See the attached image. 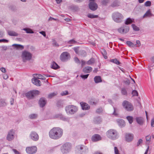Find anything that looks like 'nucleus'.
Masks as SVG:
<instances>
[{"label":"nucleus","mask_w":154,"mask_h":154,"mask_svg":"<svg viewBox=\"0 0 154 154\" xmlns=\"http://www.w3.org/2000/svg\"><path fill=\"white\" fill-rule=\"evenodd\" d=\"M63 134V130L59 127H54L49 132L50 137L54 140H57L60 138Z\"/></svg>","instance_id":"obj_1"},{"label":"nucleus","mask_w":154,"mask_h":154,"mask_svg":"<svg viewBox=\"0 0 154 154\" xmlns=\"http://www.w3.org/2000/svg\"><path fill=\"white\" fill-rule=\"evenodd\" d=\"M106 134L107 137L112 140H115L118 137V133L114 129H111L109 130Z\"/></svg>","instance_id":"obj_2"},{"label":"nucleus","mask_w":154,"mask_h":154,"mask_svg":"<svg viewBox=\"0 0 154 154\" xmlns=\"http://www.w3.org/2000/svg\"><path fill=\"white\" fill-rule=\"evenodd\" d=\"M112 17L113 20L118 23H121L124 19L122 14L118 12H116L113 13Z\"/></svg>","instance_id":"obj_3"},{"label":"nucleus","mask_w":154,"mask_h":154,"mask_svg":"<svg viewBox=\"0 0 154 154\" xmlns=\"http://www.w3.org/2000/svg\"><path fill=\"white\" fill-rule=\"evenodd\" d=\"M65 110L67 114L72 115L76 112L78 110V108L76 106L69 105L66 107Z\"/></svg>","instance_id":"obj_4"},{"label":"nucleus","mask_w":154,"mask_h":154,"mask_svg":"<svg viewBox=\"0 0 154 154\" xmlns=\"http://www.w3.org/2000/svg\"><path fill=\"white\" fill-rule=\"evenodd\" d=\"M32 56V54L30 52L24 51L22 52L21 57L23 62H26L31 59Z\"/></svg>","instance_id":"obj_5"},{"label":"nucleus","mask_w":154,"mask_h":154,"mask_svg":"<svg viewBox=\"0 0 154 154\" xmlns=\"http://www.w3.org/2000/svg\"><path fill=\"white\" fill-rule=\"evenodd\" d=\"M71 144L69 143H66L61 147V150L63 154H66L70 150Z\"/></svg>","instance_id":"obj_6"},{"label":"nucleus","mask_w":154,"mask_h":154,"mask_svg":"<svg viewBox=\"0 0 154 154\" xmlns=\"http://www.w3.org/2000/svg\"><path fill=\"white\" fill-rule=\"evenodd\" d=\"M122 105L124 108L127 111H131L134 109V107L132 105L127 101H124L122 103Z\"/></svg>","instance_id":"obj_7"},{"label":"nucleus","mask_w":154,"mask_h":154,"mask_svg":"<svg viewBox=\"0 0 154 154\" xmlns=\"http://www.w3.org/2000/svg\"><path fill=\"white\" fill-rule=\"evenodd\" d=\"M39 94V91L37 90H33L26 93V97L29 99H32L36 95Z\"/></svg>","instance_id":"obj_8"},{"label":"nucleus","mask_w":154,"mask_h":154,"mask_svg":"<svg viewBox=\"0 0 154 154\" xmlns=\"http://www.w3.org/2000/svg\"><path fill=\"white\" fill-rule=\"evenodd\" d=\"M70 57V54L68 52H64L61 54L60 59L62 61L65 62L69 59Z\"/></svg>","instance_id":"obj_9"},{"label":"nucleus","mask_w":154,"mask_h":154,"mask_svg":"<svg viewBox=\"0 0 154 154\" xmlns=\"http://www.w3.org/2000/svg\"><path fill=\"white\" fill-rule=\"evenodd\" d=\"M129 27L128 26L124 25L118 29V31L120 33L125 34L129 31Z\"/></svg>","instance_id":"obj_10"},{"label":"nucleus","mask_w":154,"mask_h":154,"mask_svg":"<svg viewBox=\"0 0 154 154\" xmlns=\"http://www.w3.org/2000/svg\"><path fill=\"white\" fill-rule=\"evenodd\" d=\"M37 148L35 146L27 147L26 148L27 153L29 154H32L36 152Z\"/></svg>","instance_id":"obj_11"},{"label":"nucleus","mask_w":154,"mask_h":154,"mask_svg":"<svg viewBox=\"0 0 154 154\" xmlns=\"http://www.w3.org/2000/svg\"><path fill=\"white\" fill-rule=\"evenodd\" d=\"M94 0H90V3L89 4V7L90 9L95 11L97 8V5L94 2Z\"/></svg>","instance_id":"obj_12"},{"label":"nucleus","mask_w":154,"mask_h":154,"mask_svg":"<svg viewBox=\"0 0 154 154\" xmlns=\"http://www.w3.org/2000/svg\"><path fill=\"white\" fill-rule=\"evenodd\" d=\"M30 137L32 140L35 141L38 140L39 139V136L38 134L34 131L31 132Z\"/></svg>","instance_id":"obj_13"},{"label":"nucleus","mask_w":154,"mask_h":154,"mask_svg":"<svg viewBox=\"0 0 154 154\" xmlns=\"http://www.w3.org/2000/svg\"><path fill=\"white\" fill-rule=\"evenodd\" d=\"M14 132L13 130H11L8 132L7 136V139L8 141H11L14 138Z\"/></svg>","instance_id":"obj_14"},{"label":"nucleus","mask_w":154,"mask_h":154,"mask_svg":"<svg viewBox=\"0 0 154 154\" xmlns=\"http://www.w3.org/2000/svg\"><path fill=\"white\" fill-rule=\"evenodd\" d=\"M78 148L80 151V152H82V154L83 152H87L88 151V149L86 147L84 146L83 145H79L78 146Z\"/></svg>","instance_id":"obj_15"},{"label":"nucleus","mask_w":154,"mask_h":154,"mask_svg":"<svg viewBox=\"0 0 154 154\" xmlns=\"http://www.w3.org/2000/svg\"><path fill=\"white\" fill-rule=\"evenodd\" d=\"M126 141L129 142L131 141L133 139L134 135L133 134L130 133H126L125 135Z\"/></svg>","instance_id":"obj_16"},{"label":"nucleus","mask_w":154,"mask_h":154,"mask_svg":"<svg viewBox=\"0 0 154 154\" xmlns=\"http://www.w3.org/2000/svg\"><path fill=\"white\" fill-rule=\"evenodd\" d=\"M46 103V99L44 98H41L39 101V104L40 107H43L45 106Z\"/></svg>","instance_id":"obj_17"},{"label":"nucleus","mask_w":154,"mask_h":154,"mask_svg":"<svg viewBox=\"0 0 154 154\" xmlns=\"http://www.w3.org/2000/svg\"><path fill=\"white\" fill-rule=\"evenodd\" d=\"M32 83L37 86H40L41 85L40 81L36 78H32Z\"/></svg>","instance_id":"obj_18"},{"label":"nucleus","mask_w":154,"mask_h":154,"mask_svg":"<svg viewBox=\"0 0 154 154\" xmlns=\"http://www.w3.org/2000/svg\"><path fill=\"white\" fill-rule=\"evenodd\" d=\"M92 140L93 141H97L101 140V138L100 135L98 134H95L92 136Z\"/></svg>","instance_id":"obj_19"},{"label":"nucleus","mask_w":154,"mask_h":154,"mask_svg":"<svg viewBox=\"0 0 154 154\" xmlns=\"http://www.w3.org/2000/svg\"><path fill=\"white\" fill-rule=\"evenodd\" d=\"M55 117L60 119L64 121H67L68 120V119L66 118L64 116H63L61 114H56L55 116Z\"/></svg>","instance_id":"obj_20"},{"label":"nucleus","mask_w":154,"mask_h":154,"mask_svg":"<svg viewBox=\"0 0 154 154\" xmlns=\"http://www.w3.org/2000/svg\"><path fill=\"white\" fill-rule=\"evenodd\" d=\"M80 104L83 110H88L90 108V106L86 103L82 102L80 103Z\"/></svg>","instance_id":"obj_21"},{"label":"nucleus","mask_w":154,"mask_h":154,"mask_svg":"<svg viewBox=\"0 0 154 154\" xmlns=\"http://www.w3.org/2000/svg\"><path fill=\"white\" fill-rule=\"evenodd\" d=\"M92 70V68L91 67L87 66L85 67L83 70V72L85 73H88L91 72Z\"/></svg>","instance_id":"obj_22"},{"label":"nucleus","mask_w":154,"mask_h":154,"mask_svg":"<svg viewBox=\"0 0 154 154\" xmlns=\"http://www.w3.org/2000/svg\"><path fill=\"white\" fill-rule=\"evenodd\" d=\"M117 122L118 125L121 127H122L125 126V122L122 119H118L117 120Z\"/></svg>","instance_id":"obj_23"},{"label":"nucleus","mask_w":154,"mask_h":154,"mask_svg":"<svg viewBox=\"0 0 154 154\" xmlns=\"http://www.w3.org/2000/svg\"><path fill=\"white\" fill-rule=\"evenodd\" d=\"M137 122L140 125H142L143 123V119L141 117H137L136 118Z\"/></svg>","instance_id":"obj_24"},{"label":"nucleus","mask_w":154,"mask_h":154,"mask_svg":"<svg viewBox=\"0 0 154 154\" xmlns=\"http://www.w3.org/2000/svg\"><path fill=\"white\" fill-rule=\"evenodd\" d=\"M95 83H97L102 82L101 77L99 76H96L94 78Z\"/></svg>","instance_id":"obj_25"},{"label":"nucleus","mask_w":154,"mask_h":154,"mask_svg":"<svg viewBox=\"0 0 154 154\" xmlns=\"http://www.w3.org/2000/svg\"><path fill=\"white\" fill-rule=\"evenodd\" d=\"M34 78H36L38 79H45V78L42 75L39 74H34L33 75Z\"/></svg>","instance_id":"obj_26"},{"label":"nucleus","mask_w":154,"mask_h":154,"mask_svg":"<svg viewBox=\"0 0 154 154\" xmlns=\"http://www.w3.org/2000/svg\"><path fill=\"white\" fill-rule=\"evenodd\" d=\"M8 33L9 35L11 36H17L18 35V34L17 33L12 31H8Z\"/></svg>","instance_id":"obj_27"},{"label":"nucleus","mask_w":154,"mask_h":154,"mask_svg":"<svg viewBox=\"0 0 154 154\" xmlns=\"http://www.w3.org/2000/svg\"><path fill=\"white\" fill-rule=\"evenodd\" d=\"M59 66L54 62H53L51 65V67L54 69H56L59 68Z\"/></svg>","instance_id":"obj_28"},{"label":"nucleus","mask_w":154,"mask_h":154,"mask_svg":"<svg viewBox=\"0 0 154 154\" xmlns=\"http://www.w3.org/2000/svg\"><path fill=\"white\" fill-rule=\"evenodd\" d=\"M13 46H14L17 49L22 50L24 48L23 46L20 45L14 44L13 45Z\"/></svg>","instance_id":"obj_29"},{"label":"nucleus","mask_w":154,"mask_h":154,"mask_svg":"<svg viewBox=\"0 0 154 154\" xmlns=\"http://www.w3.org/2000/svg\"><path fill=\"white\" fill-rule=\"evenodd\" d=\"M119 2L118 1H115L113 2L112 4V6L113 7H117L119 5Z\"/></svg>","instance_id":"obj_30"},{"label":"nucleus","mask_w":154,"mask_h":154,"mask_svg":"<svg viewBox=\"0 0 154 154\" xmlns=\"http://www.w3.org/2000/svg\"><path fill=\"white\" fill-rule=\"evenodd\" d=\"M94 122L96 123H99L101 122V119L100 117H97L94 119Z\"/></svg>","instance_id":"obj_31"},{"label":"nucleus","mask_w":154,"mask_h":154,"mask_svg":"<svg viewBox=\"0 0 154 154\" xmlns=\"http://www.w3.org/2000/svg\"><path fill=\"white\" fill-rule=\"evenodd\" d=\"M23 30L26 31L27 33H34L33 31L31 29L27 28H25L23 29Z\"/></svg>","instance_id":"obj_32"},{"label":"nucleus","mask_w":154,"mask_h":154,"mask_svg":"<svg viewBox=\"0 0 154 154\" xmlns=\"http://www.w3.org/2000/svg\"><path fill=\"white\" fill-rule=\"evenodd\" d=\"M94 58H92L88 61L86 63L88 65H91L94 63Z\"/></svg>","instance_id":"obj_33"},{"label":"nucleus","mask_w":154,"mask_h":154,"mask_svg":"<svg viewBox=\"0 0 154 154\" xmlns=\"http://www.w3.org/2000/svg\"><path fill=\"white\" fill-rule=\"evenodd\" d=\"M152 15L151 14L150 10H148L146 13L143 16V17L144 18L147 17H150Z\"/></svg>","instance_id":"obj_34"},{"label":"nucleus","mask_w":154,"mask_h":154,"mask_svg":"<svg viewBox=\"0 0 154 154\" xmlns=\"http://www.w3.org/2000/svg\"><path fill=\"white\" fill-rule=\"evenodd\" d=\"M146 143L149 144L151 141V136L148 135L146 137Z\"/></svg>","instance_id":"obj_35"},{"label":"nucleus","mask_w":154,"mask_h":154,"mask_svg":"<svg viewBox=\"0 0 154 154\" xmlns=\"http://www.w3.org/2000/svg\"><path fill=\"white\" fill-rule=\"evenodd\" d=\"M126 44L128 46L131 47H134L135 46V45L133 43L129 41L126 42Z\"/></svg>","instance_id":"obj_36"},{"label":"nucleus","mask_w":154,"mask_h":154,"mask_svg":"<svg viewBox=\"0 0 154 154\" xmlns=\"http://www.w3.org/2000/svg\"><path fill=\"white\" fill-rule=\"evenodd\" d=\"M110 61L111 62L113 63H115L117 65H119L120 63V62L117 59H111L110 60Z\"/></svg>","instance_id":"obj_37"},{"label":"nucleus","mask_w":154,"mask_h":154,"mask_svg":"<svg viewBox=\"0 0 154 154\" xmlns=\"http://www.w3.org/2000/svg\"><path fill=\"white\" fill-rule=\"evenodd\" d=\"M57 94V92H54L53 93H51L48 94V97L49 98H51L53 97L54 96L56 95Z\"/></svg>","instance_id":"obj_38"},{"label":"nucleus","mask_w":154,"mask_h":154,"mask_svg":"<svg viewBox=\"0 0 154 154\" xmlns=\"http://www.w3.org/2000/svg\"><path fill=\"white\" fill-rule=\"evenodd\" d=\"M132 22L133 20L132 19L130 18H128L125 21V23L126 25H128L131 23Z\"/></svg>","instance_id":"obj_39"},{"label":"nucleus","mask_w":154,"mask_h":154,"mask_svg":"<svg viewBox=\"0 0 154 154\" xmlns=\"http://www.w3.org/2000/svg\"><path fill=\"white\" fill-rule=\"evenodd\" d=\"M6 105V103L4 100H0V106H4Z\"/></svg>","instance_id":"obj_40"},{"label":"nucleus","mask_w":154,"mask_h":154,"mask_svg":"<svg viewBox=\"0 0 154 154\" xmlns=\"http://www.w3.org/2000/svg\"><path fill=\"white\" fill-rule=\"evenodd\" d=\"M37 117V115L36 114H32L29 115V117L32 119H36Z\"/></svg>","instance_id":"obj_41"},{"label":"nucleus","mask_w":154,"mask_h":154,"mask_svg":"<svg viewBox=\"0 0 154 154\" xmlns=\"http://www.w3.org/2000/svg\"><path fill=\"white\" fill-rule=\"evenodd\" d=\"M52 44L53 46L58 47L59 46V44L54 39H52Z\"/></svg>","instance_id":"obj_42"},{"label":"nucleus","mask_w":154,"mask_h":154,"mask_svg":"<svg viewBox=\"0 0 154 154\" xmlns=\"http://www.w3.org/2000/svg\"><path fill=\"white\" fill-rule=\"evenodd\" d=\"M127 119L128 120L129 123L131 124L133 122V117L130 116H128L127 117Z\"/></svg>","instance_id":"obj_43"},{"label":"nucleus","mask_w":154,"mask_h":154,"mask_svg":"<svg viewBox=\"0 0 154 154\" xmlns=\"http://www.w3.org/2000/svg\"><path fill=\"white\" fill-rule=\"evenodd\" d=\"M121 93L122 95H127V91L125 88H122L121 90Z\"/></svg>","instance_id":"obj_44"},{"label":"nucleus","mask_w":154,"mask_h":154,"mask_svg":"<svg viewBox=\"0 0 154 154\" xmlns=\"http://www.w3.org/2000/svg\"><path fill=\"white\" fill-rule=\"evenodd\" d=\"M88 17L89 18H94L98 17V16L97 15H94L91 14H89L88 15Z\"/></svg>","instance_id":"obj_45"},{"label":"nucleus","mask_w":154,"mask_h":154,"mask_svg":"<svg viewBox=\"0 0 154 154\" xmlns=\"http://www.w3.org/2000/svg\"><path fill=\"white\" fill-rule=\"evenodd\" d=\"M133 29L135 31H137L139 30V29L138 27L134 24H132L131 25Z\"/></svg>","instance_id":"obj_46"},{"label":"nucleus","mask_w":154,"mask_h":154,"mask_svg":"<svg viewBox=\"0 0 154 154\" xmlns=\"http://www.w3.org/2000/svg\"><path fill=\"white\" fill-rule=\"evenodd\" d=\"M132 94L133 96H137L138 95V93L137 91L136 90H133Z\"/></svg>","instance_id":"obj_47"},{"label":"nucleus","mask_w":154,"mask_h":154,"mask_svg":"<svg viewBox=\"0 0 154 154\" xmlns=\"http://www.w3.org/2000/svg\"><path fill=\"white\" fill-rule=\"evenodd\" d=\"M89 75L88 74H87L85 75H81L80 76L82 79H85L88 78Z\"/></svg>","instance_id":"obj_48"},{"label":"nucleus","mask_w":154,"mask_h":154,"mask_svg":"<svg viewBox=\"0 0 154 154\" xmlns=\"http://www.w3.org/2000/svg\"><path fill=\"white\" fill-rule=\"evenodd\" d=\"M136 44L135 45V46L136 47H139L141 45L140 42L139 40H137L136 41Z\"/></svg>","instance_id":"obj_49"},{"label":"nucleus","mask_w":154,"mask_h":154,"mask_svg":"<svg viewBox=\"0 0 154 154\" xmlns=\"http://www.w3.org/2000/svg\"><path fill=\"white\" fill-rule=\"evenodd\" d=\"M74 59L75 63H80V61L79 59L77 57H75L74 58Z\"/></svg>","instance_id":"obj_50"},{"label":"nucleus","mask_w":154,"mask_h":154,"mask_svg":"<svg viewBox=\"0 0 154 154\" xmlns=\"http://www.w3.org/2000/svg\"><path fill=\"white\" fill-rule=\"evenodd\" d=\"M68 93L67 91H65L61 93V95L62 96L66 95L68 94Z\"/></svg>","instance_id":"obj_51"},{"label":"nucleus","mask_w":154,"mask_h":154,"mask_svg":"<svg viewBox=\"0 0 154 154\" xmlns=\"http://www.w3.org/2000/svg\"><path fill=\"white\" fill-rule=\"evenodd\" d=\"M143 140L142 139H140L138 141L137 143V146H139L140 144L142 143H143Z\"/></svg>","instance_id":"obj_52"},{"label":"nucleus","mask_w":154,"mask_h":154,"mask_svg":"<svg viewBox=\"0 0 154 154\" xmlns=\"http://www.w3.org/2000/svg\"><path fill=\"white\" fill-rule=\"evenodd\" d=\"M103 111L102 108H100L96 110V112L98 113H100Z\"/></svg>","instance_id":"obj_53"},{"label":"nucleus","mask_w":154,"mask_h":154,"mask_svg":"<svg viewBox=\"0 0 154 154\" xmlns=\"http://www.w3.org/2000/svg\"><path fill=\"white\" fill-rule=\"evenodd\" d=\"M145 5L146 6H149L151 5V2L149 1H146L145 3Z\"/></svg>","instance_id":"obj_54"},{"label":"nucleus","mask_w":154,"mask_h":154,"mask_svg":"<svg viewBox=\"0 0 154 154\" xmlns=\"http://www.w3.org/2000/svg\"><path fill=\"white\" fill-rule=\"evenodd\" d=\"M114 152L115 154H120L119 153V150L116 147H114Z\"/></svg>","instance_id":"obj_55"},{"label":"nucleus","mask_w":154,"mask_h":154,"mask_svg":"<svg viewBox=\"0 0 154 154\" xmlns=\"http://www.w3.org/2000/svg\"><path fill=\"white\" fill-rule=\"evenodd\" d=\"M109 2V0H103L102 2L103 4L104 5H106L107 3H108Z\"/></svg>","instance_id":"obj_56"},{"label":"nucleus","mask_w":154,"mask_h":154,"mask_svg":"<svg viewBox=\"0 0 154 154\" xmlns=\"http://www.w3.org/2000/svg\"><path fill=\"white\" fill-rule=\"evenodd\" d=\"M68 43L70 44H74L76 42L73 39L71 40L68 42Z\"/></svg>","instance_id":"obj_57"},{"label":"nucleus","mask_w":154,"mask_h":154,"mask_svg":"<svg viewBox=\"0 0 154 154\" xmlns=\"http://www.w3.org/2000/svg\"><path fill=\"white\" fill-rule=\"evenodd\" d=\"M73 49L76 54H78L79 52L78 48L75 47Z\"/></svg>","instance_id":"obj_58"},{"label":"nucleus","mask_w":154,"mask_h":154,"mask_svg":"<svg viewBox=\"0 0 154 154\" xmlns=\"http://www.w3.org/2000/svg\"><path fill=\"white\" fill-rule=\"evenodd\" d=\"M8 41L7 40L5 39H0V42H8Z\"/></svg>","instance_id":"obj_59"},{"label":"nucleus","mask_w":154,"mask_h":154,"mask_svg":"<svg viewBox=\"0 0 154 154\" xmlns=\"http://www.w3.org/2000/svg\"><path fill=\"white\" fill-rule=\"evenodd\" d=\"M12 150L14 152L15 154H20V152L16 149H13Z\"/></svg>","instance_id":"obj_60"},{"label":"nucleus","mask_w":154,"mask_h":154,"mask_svg":"<svg viewBox=\"0 0 154 154\" xmlns=\"http://www.w3.org/2000/svg\"><path fill=\"white\" fill-rule=\"evenodd\" d=\"M151 125L152 127H154V119H152L151 120Z\"/></svg>","instance_id":"obj_61"},{"label":"nucleus","mask_w":154,"mask_h":154,"mask_svg":"<svg viewBox=\"0 0 154 154\" xmlns=\"http://www.w3.org/2000/svg\"><path fill=\"white\" fill-rule=\"evenodd\" d=\"M3 78L4 79H6L8 78V76L6 74H4L3 75Z\"/></svg>","instance_id":"obj_62"},{"label":"nucleus","mask_w":154,"mask_h":154,"mask_svg":"<svg viewBox=\"0 0 154 154\" xmlns=\"http://www.w3.org/2000/svg\"><path fill=\"white\" fill-rule=\"evenodd\" d=\"M1 71L3 72H6V69L5 68L3 67L1 68L0 69Z\"/></svg>","instance_id":"obj_63"},{"label":"nucleus","mask_w":154,"mask_h":154,"mask_svg":"<svg viewBox=\"0 0 154 154\" xmlns=\"http://www.w3.org/2000/svg\"><path fill=\"white\" fill-rule=\"evenodd\" d=\"M4 34L3 32L0 31V38H2L4 36Z\"/></svg>","instance_id":"obj_64"}]
</instances>
